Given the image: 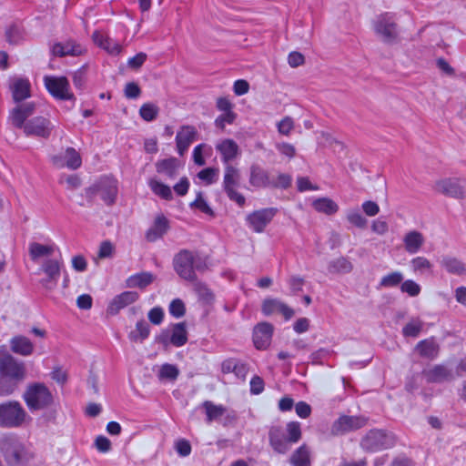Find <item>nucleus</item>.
I'll return each mask as SVG.
<instances>
[{
	"mask_svg": "<svg viewBox=\"0 0 466 466\" xmlns=\"http://www.w3.org/2000/svg\"><path fill=\"white\" fill-rule=\"evenodd\" d=\"M278 131L284 136H289L294 128V121L290 116H285L277 124Z\"/></svg>",
	"mask_w": 466,
	"mask_h": 466,
	"instance_id": "5fc2aeb1",
	"label": "nucleus"
},
{
	"mask_svg": "<svg viewBox=\"0 0 466 466\" xmlns=\"http://www.w3.org/2000/svg\"><path fill=\"white\" fill-rule=\"evenodd\" d=\"M261 310L266 316L280 314L286 319H290L293 315V310L291 309L282 301L275 299H266L262 302Z\"/></svg>",
	"mask_w": 466,
	"mask_h": 466,
	"instance_id": "2eb2a0df",
	"label": "nucleus"
},
{
	"mask_svg": "<svg viewBox=\"0 0 466 466\" xmlns=\"http://www.w3.org/2000/svg\"><path fill=\"white\" fill-rule=\"evenodd\" d=\"M270 445L275 451L279 453H286L290 449V441L283 438L280 434V431L277 428H273L269 433Z\"/></svg>",
	"mask_w": 466,
	"mask_h": 466,
	"instance_id": "473e14b6",
	"label": "nucleus"
},
{
	"mask_svg": "<svg viewBox=\"0 0 466 466\" xmlns=\"http://www.w3.org/2000/svg\"><path fill=\"white\" fill-rule=\"evenodd\" d=\"M347 220L360 228H364L368 223V220L357 209H350L347 212Z\"/></svg>",
	"mask_w": 466,
	"mask_h": 466,
	"instance_id": "09e8293b",
	"label": "nucleus"
},
{
	"mask_svg": "<svg viewBox=\"0 0 466 466\" xmlns=\"http://www.w3.org/2000/svg\"><path fill=\"white\" fill-rule=\"evenodd\" d=\"M274 215L275 211L273 209H262L250 214L248 221L252 229L259 233L272 220Z\"/></svg>",
	"mask_w": 466,
	"mask_h": 466,
	"instance_id": "6ab92c4d",
	"label": "nucleus"
},
{
	"mask_svg": "<svg viewBox=\"0 0 466 466\" xmlns=\"http://www.w3.org/2000/svg\"><path fill=\"white\" fill-rule=\"evenodd\" d=\"M433 188L436 192L454 198L466 197L465 183L460 178L445 177L434 182Z\"/></svg>",
	"mask_w": 466,
	"mask_h": 466,
	"instance_id": "39448f33",
	"label": "nucleus"
},
{
	"mask_svg": "<svg viewBox=\"0 0 466 466\" xmlns=\"http://www.w3.org/2000/svg\"><path fill=\"white\" fill-rule=\"evenodd\" d=\"M52 52L55 56H80L85 52V47L75 42H66L65 44L57 43L54 45Z\"/></svg>",
	"mask_w": 466,
	"mask_h": 466,
	"instance_id": "c756f323",
	"label": "nucleus"
},
{
	"mask_svg": "<svg viewBox=\"0 0 466 466\" xmlns=\"http://www.w3.org/2000/svg\"><path fill=\"white\" fill-rule=\"evenodd\" d=\"M187 341V332L184 323H177L171 329L170 342L176 347H181Z\"/></svg>",
	"mask_w": 466,
	"mask_h": 466,
	"instance_id": "e433bc0d",
	"label": "nucleus"
},
{
	"mask_svg": "<svg viewBox=\"0 0 466 466\" xmlns=\"http://www.w3.org/2000/svg\"><path fill=\"white\" fill-rule=\"evenodd\" d=\"M249 183L255 187H264L268 185V177L265 170L258 165H252L250 167Z\"/></svg>",
	"mask_w": 466,
	"mask_h": 466,
	"instance_id": "c9c22d12",
	"label": "nucleus"
},
{
	"mask_svg": "<svg viewBox=\"0 0 466 466\" xmlns=\"http://www.w3.org/2000/svg\"><path fill=\"white\" fill-rule=\"evenodd\" d=\"M31 420L26 410L18 401H5L0 404V426L17 428Z\"/></svg>",
	"mask_w": 466,
	"mask_h": 466,
	"instance_id": "20e7f679",
	"label": "nucleus"
},
{
	"mask_svg": "<svg viewBox=\"0 0 466 466\" xmlns=\"http://www.w3.org/2000/svg\"><path fill=\"white\" fill-rule=\"evenodd\" d=\"M93 40L96 45L102 47L110 54L116 55L119 54L122 50V46L118 43L110 39L102 32H95L93 34Z\"/></svg>",
	"mask_w": 466,
	"mask_h": 466,
	"instance_id": "2f4dec72",
	"label": "nucleus"
},
{
	"mask_svg": "<svg viewBox=\"0 0 466 466\" xmlns=\"http://www.w3.org/2000/svg\"><path fill=\"white\" fill-rule=\"evenodd\" d=\"M190 187V183L187 177H183L173 187L175 193L180 197L185 196Z\"/></svg>",
	"mask_w": 466,
	"mask_h": 466,
	"instance_id": "bf43d9fd",
	"label": "nucleus"
},
{
	"mask_svg": "<svg viewBox=\"0 0 466 466\" xmlns=\"http://www.w3.org/2000/svg\"><path fill=\"white\" fill-rule=\"evenodd\" d=\"M239 180L240 174L238 169L231 165H228L225 168L224 188L231 200L242 206L245 203V198L236 190Z\"/></svg>",
	"mask_w": 466,
	"mask_h": 466,
	"instance_id": "0eeeda50",
	"label": "nucleus"
},
{
	"mask_svg": "<svg viewBox=\"0 0 466 466\" xmlns=\"http://www.w3.org/2000/svg\"><path fill=\"white\" fill-rule=\"evenodd\" d=\"M425 376L429 381L441 382L453 378L451 370L444 366H435L425 371Z\"/></svg>",
	"mask_w": 466,
	"mask_h": 466,
	"instance_id": "f704fd0d",
	"label": "nucleus"
},
{
	"mask_svg": "<svg viewBox=\"0 0 466 466\" xmlns=\"http://www.w3.org/2000/svg\"><path fill=\"white\" fill-rule=\"evenodd\" d=\"M13 98L21 101L30 96L31 85L27 79L15 77L11 85Z\"/></svg>",
	"mask_w": 466,
	"mask_h": 466,
	"instance_id": "c85d7f7f",
	"label": "nucleus"
},
{
	"mask_svg": "<svg viewBox=\"0 0 466 466\" xmlns=\"http://www.w3.org/2000/svg\"><path fill=\"white\" fill-rule=\"evenodd\" d=\"M23 399L31 411L42 410L52 406L54 396L44 383L34 382L27 385Z\"/></svg>",
	"mask_w": 466,
	"mask_h": 466,
	"instance_id": "7ed1b4c3",
	"label": "nucleus"
},
{
	"mask_svg": "<svg viewBox=\"0 0 466 466\" xmlns=\"http://www.w3.org/2000/svg\"><path fill=\"white\" fill-rule=\"evenodd\" d=\"M175 268L177 274L185 279L194 278L193 255L188 251H182L175 258Z\"/></svg>",
	"mask_w": 466,
	"mask_h": 466,
	"instance_id": "4468645a",
	"label": "nucleus"
},
{
	"mask_svg": "<svg viewBox=\"0 0 466 466\" xmlns=\"http://www.w3.org/2000/svg\"><path fill=\"white\" fill-rule=\"evenodd\" d=\"M177 452L183 457H186L191 452V445L186 440H179L175 445Z\"/></svg>",
	"mask_w": 466,
	"mask_h": 466,
	"instance_id": "774afa93",
	"label": "nucleus"
},
{
	"mask_svg": "<svg viewBox=\"0 0 466 466\" xmlns=\"http://www.w3.org/2000/svg\"><path fill=\"white\" fill-rule=\"evenodd\" d=\"M441 266L450 274L457 276L466 275V264L452 256H443L440 260Z\"/></svg>",
	"mask_w": 466,
	"mask_h": 466,
	"instance_id": "393cba45",
	"label": "nucleus"
},
{
	"mask_svg": "<svg viewBox=\"0 0 466 466\" xmlns=\"http://www.w3.org/2000/svg\"><path fill=\"white\" fill-rule=\"evenodd\" d=\"M400 290L411 297H416L420 293V286L411 279L405 280L400 286Z\"/></svg>",
	"mask_w": 466,
	"mask_h": 466,
	"instance_id": "603ef678",
	"label": "nucleus"
},
{
	"mask_svg": "<svg viewBox=\"0 0 466 466\" xmlns=\"http://www.w3.org/2000/svg\"><path fill=\"white\" fill-rule=\"evenodd\" d=\"M141 94L140 87L134 82L127 83L125 86V96L127 98H137Z\"/></svg>",
	"mask_w": 466,
	"mask_h": 466,
	"instance_id": "0e129e2a",
	"label": "nucleus"
},
{
	"mask_svg": "<svg viewBox=\"0 0 466 466\" xmlns=\"http://www.w3.org/2000/svg\"><path fill=\"white\" fill-rule=\"evenodd\" d=\"M197 130L191 126H183L179 128L176 137L177 149L179 155H184L189 146L194 142Z\"/></svg>",
	"mask_w": 466,
	"mask_h": 466,
	"instance_id": "f3484780",
	"label": "nucleus"
},
{
	"mask_svg": "<svg viewBox=\"0 0 466 466\" xmlns=\"http://www.w3.org/2000/svg\"><path fill=\"white\" fill-rule=\"evenodd\" d=\"M425 243L423 234L418 230H410L403 237L405 250L410 254H415L420 250Z\"/></svg>",
	"mask_w": 466,
	"mask_h": 466,
	"instance_id": "4be33fe9",
	"label": "nucleus"
},
{
	"mask_svg": "<svg viewBox=\"0 0 466 466\" xmlns=\"http://www.w3.org/2000/svg\"><path fill=\"white\" fill-rule=\"evenodd\" d=\"M237 117V115L231 111V112H223L220 116L217 117L215 120L216 127H219L220 129H224L227 124H232Z\"/></svg>",
	"mask_w": 466,
	"mask_h": 466,
	"instance_id": "864d4df0",
	"label": "nucleus"
},
{
	"mask_svg": "<svg viewBox=\"0 0 466 466\" xmlns=\"http://www.w3.org/2000/svg\"><path fill=\"white\" fill-rule=\"evenodd\" d=\"M374 31L384 42H392L398 36L397 25L393 17L388 15L380 16L376 21Z\"/></svg>",
	"mask_w": 466,
	"mask_h": 466,
	"instance_id": "9d476101",
	"label": "nucleus"
},
{
	"mask_svg": "<svg viewBox=\"0 0 466 466\" xmlns=\"http://www.w3.org/2000/svg\"><path fill=\"white\" fill-rule=\"evenodd\" d=\"M113 252H114V246L110 242L105 241V242L101 243L97 256H98V258L103 259V258H110L113 255Z\"/></svg>",
	"mask_w": 466,
	"mask_h": 466,
	"instance_id": "69168bd1",
	"label": "nucleus"
},
{
	"mask_svg": "<svg viewBox=\"0 0 466 466\" xmlns=\"http://www.w3.org/2000/svg\"><path fill=\"white\" fill-rule=\"evenodd\" d=\"M351 269V262L345 258H339L329 265V271L332 273H349Z\"/></svg>",
	"mask_w": 466,
	"mask_h": 466,
	"instance_id": "c03bdc74",
	"label": "nucleus"
},
{
	"mask_svg": "<svg viewBox=\"0 0 466 466\" xmlns=\"http://www.w3.org/2000/svg\"><path fill=\"white\" fill-rule=\"evenodd\" d=\"M169 312L176 318H179L185 313L184 303L180 299H174L169 306Z\"/></svg>",
	"mask_w": 466,
	"mask_h": 466,
	"instance_id": "052dcab7",
	"label": "nucleus"
},
{
	"mask_svg": "<svg viewBox=\"0 0 466 466\" xmlns=\"http://www.w3.org/2000/svg\"><path fill=\"white\" fill-rule=\"evenodd\" d=\"M312 208L319 213L333 215L338 212L339 205L329 198H319L312 201Z\"/></svg>",
	"mask_w": 466,
	"mask_h": 466,
	"instance_id": "72a5a7b5",
	"label": "nucleus"
},
{
	"mask_svg": "<svg viewBox=\"0 0 466 466\" xmlns=\"http://www.w3.org/2000/svg\"><path fill=\"white\" fill-rule=\"evenodd\" d=\"M180 167L179 161L175 157L158 160L156 163V170L158 175L167 178H174Z\"/></svg>",
	"mask_w": 466,
	"mask_h": 466,
	"instance_id": "b1692460",
	"label": "nucleus"
},
{
	"mask_svg": "<svg viewBox=\"0 0 466 466\" xmlns=\"http://www.w3.org/2000/svg\"><path fill=\"white\" fill-rule=\"evenodd\" d=\"M52 163L58 168L67 167L69 169H77L82 165L80 154L73 147H67L66 150L54 155Z\"/></svg>",
	"mask_w": 466,
	"mask_h": 466,
	"instance_id": "9b49d317",
	"label": "nucleus"
},
{
	"mask_svg": "<svg viewBox=\"0 0 466 466\" xmlns=\"http://www.w3.org/2000/svg\"><path fill=\"white\" fill-rule=\"evenodd\" d=\"M179 375V370L176 365L166 363L158 370V378L162 380H175Z\"/></svg>",
	"mask_w": 466,
	"mask_h": 466,
	"instance_id": "37998d69",
	"label": "nucleus"
},
{
	"mask_svg": "<svg viewBox=\"0 0 466 466\" xmlns=\"http://www.w3.org/2000/svg\"><path fill=\"white\" fill-rule=\"evenodd\" d=\"M44 84L47 91L56 99L71 100L74 94L66 76H46Z\"/></svg>",
	"mask_w": 466,
	"mask_h": 466,
	"instance_id": "423d86ee",
	"label": "nucleus"
},
{
	"mask_svg": "<svg viewBox=\"0 0 466 466\" xmlns=\"http://www.w3.org/2000/svg\"><path fill=\"white\" fill-rule=\"evenodd\" d=\"M217 151L221 155V158L225 163L235 159L239 154L238 144L229 138H225L216 144Z\"/></svg>",
	"mask_w": 466,
	"mask_h": 466,
	"instance_id": "412c9836",
	"label": "nucleus"
},
{
	"mask_svg": "<svg viewBox=\"0 0 466 466\" xmlns=\"http://www.w3.org/2000/svg\"><path fill=\"white\" fill-rule=\"evenodd\" d=\"M138 297V294L135 291H125L116 296L107 307V313L110 315L117 314L122 309L136 302Z\"/></svg>",
	"mask_w": 466,
	"mask_h": 466,
	"instance_id": "a211bd4d",
	"label": "nucleus"
},
{
	"mask_svg": "<svg viewBox=\"0 0 466 466\" xmlns=\"http://www.w3.org/2000/svg\"><path fill=\"white\" fill-rule=\"evenodd\" d=\"M0 451L7 463L11 465L25 463L34 457L29 448L15 436L2 437Z\"/></svg>",
	"mask_w": 466,
	"mask_h": 466,
	"instance_id": "f03ea898",
	"label": "nucleus"
},
{
	"mask_svg": "<svg viewBox=\"0 0 466 466\" xmlns=\"http://www.w3.org/2000/svg\"><path fill=\"white\" fill-rule=\"evenodd\" d=\"M416 350L420 356L432 358L438 353V345L432 339H425L417 345Z\"/></svg>",
	"mask_w": 466,
	"mask_h": 466,
	"instance_id": "a19ab883",
	"label": "nucleus"
},
{
	"mask_svg": "<svg viewBox=\"0 0 466 466\" xmlns=\"http://www.w3.org/2000/svg\"><path fill=\"white\" fill-rule=\"evenodd\" d=\"M158 114V107L152 103H145L139 109L140 116L147 122L156 119Z\"/></svg>",
	"mask_w": 466,
	"mask_h": 466,
	"instance_id": "49530a36",
	"label": "nucleus"
},
{
	"mask_svg": "<svg viewBox=\"0 0 466 466\" xmlns=\"http://www.w3.org/2000/svg\"><path fill=\"white\" fill-rule=\"evenodd\" d=\"M25 366L8 353L0 352V394L9 395L16 388L18 381L25 378Z\"/></svg>",
	"mask_w": 466,
	"mask_h": 466,
	"instance_id": "f257e3e1",
	"label": "nucleus"
},
{
	"mask_svg": "<svg viewBox=\"0 0 466 466\" xmlns=\"http://www.w3.org/2000/svg\"><path fill=\"white\" fill-rule=\"evenodd\" d=\"M366 424V419L358 416H340L332 426L334 434H343L350 431L357 430Z\"/></svg>",
	"mask_w": 466,
	"mask_h": 466,
	"instance_id": "f8f14e48",
	"label": "nucleus"
},
{
	"mask_svg": "<svg viewBox=\"0 0 466 466\" xmlns=\"http://www.w3.org/2000/svg\"><path fill=\"white\" fill-rule=\"evenodd\" d=\"M403 279L402 273L399 271L390 272L385 275L380 280V286L384 288H392L399 285Z\"/></svg>",
	"mask_w": 466,
	"mask_h": 466,
	"instance_id": "8fccbe9b",
	"label": "nucleus"
},
{
	"mask_svg": "<svg viewBox=\"0 0 466 466\" xmlns=\"http://www.w3.org/2000/svg\"><path fill=\"white\" fill-rule=\"evenodd\" d=\"M410 267L414 273L424 275L432 271V263L425 257H416L410 260Z\"/></svg>",
	"mask_w": 466,
	"mask_h": 466,
	"instance_id": "ea45409f",
	"label": "nucleus"
},
{
	"mask_svg": "<svg viewBox=\"0 0 466 466\" xmlns=\"http://www.w3.org/2000/svg\"><path fill=\"white\" fill-rule=\"evenodd\" d=\"M35 111V106L32 103H26L18 106L16 108H15L10 116L11 121L13 125H15L17 127H21L25 120L31 116Z\"/></svg>",
	"mask_w": 466,
	"mask_h": 466,
	"instance_id": "7c9ffc66",
	"label": "nucleus"
},
{
	"mask_svg": "<svg viewBox=\"0 0 466 466\" xmlns=\"http://www.w3.org/2000/svg\"><path fill=\"white\" fill-rule=\"evenodd\" d=\"M422 321L419 319H410L403 328V335L406 337H417L422 329Z\"/></svg>",
	"mask_w": 466,
	"mask_h": 466,
	"instance_id": "de8ad7c7",
	"label": "nucleus"
},
{
	"mask_svg": "<svg viewBox=\"0 0 466 466\" xmlns=\"http://www.w3.org/2000/svg\"><path fill=\"white\" fill-rule=\"evenodd\" d=\"M169 227L168 220L163 215H158L155 218L152 226L149 228L146 234V238L148 241H156L162 238L167 231Z\"/></svg>",
	"mask_w": 466,
	"mask_h": 466,
	"instance_id": "5701e85b",
	"label": "nucleus"
},
{
	"mask_svg": "<svg viewBox=\"0 0 466 466\" xmlns=\"http://www.w3.org/2000/svg\"><path fill=\"white\" fill-rule=\"evenodd\" d=\"M361 208L363 212L369 217H374L380 212V207L374 201H365Z\"/></svg>",
	"mask_w": 466,
	"mask_h": 466,
	"instance_id": "e2e57ef3",
	"label": "nucleus"
},
{
	"mask_svg": "<svg viewBox=\"0 0 466 466\" xmlns=\"http://www.w3.org/2000/svg\"><path fill=\"white\" fill-rule=\"evenodd\" d=\"M394 443V437L382 431H371L362 440L361 445L369 451L391 447Z\"/></svg>",
	"mask_w": 466,
	"mask_h": 466,
	"instance_id": "1a4fd4ad",
	"label": "nucleus"
},
{
	"mask_svg": "<svg viewBox=\"0 0 466 466\" xmlns=\"http://www.w3.org/2000/svg\"><path fill=\"white\" fill-rule=\"evenodd\" d=\"M60 183L69 189L76 188L80 185V179L76 175H68L60 178Z\"/></svg>",
	"mask_w": 466,
	"mask_h": 466,
	"instance_id": "680f3d73",
	"label": "nucleus"
},
{
	"mask_svg": "<svg viewBox=\"0 0 466 466\" xmlns=\"http://www.w3.org/2000/svg\"><path fill=\"white\" fill-rule=\"evenodd\" d=\"M95 191L106 205H112L118 193L117 180L112 177H104L96 184Z\"/></svg>",
	"mask_w": 466,
	"mask_h": 466,
	"instance_id": "6e6552de",
	"label": "nucleus"
},
{
	"mask_svg": "<svg viewBox=\"0 0 466 466\" xmlns=\"http://www.w3.org/2000/svg\"><path fill=\"white\" fill-rule=\"evenodd\" d=\"M203 407L209 421L221 418L227 412V409L224 406L216 405L211 401L204 402Z\"/></svg>",
	"mask_w": 466,
	"mask_h": 466,
	"instance_id": "79ce46f5",
	"label": "nucleus"
},
{
	"mask_svg": "<svg viewBox=\"0 0 466 466\" xmlns=\"http://www.w3.org/2000/svg\"><path fill=\"white\" fill-rule=\"evenodd\" d=\"M156 279L155 275L150 272H139L128 277L126 280V285L127 288H137L140 289H146L147 286L152 284Z\"/></svg>",
	"mask_w": 466,
	"mask_h": 466,
	"instance_id": "cd10ccee",
	"label": "nucleus"
},
{
	"mask_svg": "<svg viewBox=\"0 0 466 466\" xmlns=\"http://www.w3.org/2000/svg\"><path fill=\"white\" fill-rule=\"evenodd\" d=\"M273 333V327L269 323L262 322L254 329L253 339L255 347L258 350H265L270 344Z\"/></svg>",
	"mask_w": 466,
	"mask_h": 466,
	"instance_id": "dca6fc26",
	"label": "nucleus"
},
{
	"mask_svg": "<svg viewBox=\"0 0 466 466\" xmlns=\"http://www.w3.org/2000/svg\"><path fill=\"white\" fill-rule=\"evenodd\" d=\"M61 263L56 259H48L42 265V270L46 278L42 280V285L46 289H53L60 276Z\"/></svg>",
	"mask_w": 466,
	"mask_h": 466,
	"instance_id": "ddd939ff",
	"label": "nucleus"
},
{
	"mask_svg": "<svg viewBox=\"0 0 466 466\" xmlns=\"http://www.w3.org/2000/svg\"><path fill=\"white\" fill-rule=\"evenodd\" d=\"M163 318L164 311L159 307H155L148 312V319L155 325L160 324L163 320Z\"/></svg>",
	"mask_w": 466,
	"mask_h": 466,
	"instance_id": "338daca9",
	"label": "nucleus"
},
{
	"mask_svg": "<svg viewBox=\"0 0 466 466\" xmlns=\"http://www.w3.org/2000/svg\"><path fill=\"white\" fill-rule=\"evenodd\" d=\"M147 185L153 194L157 197L167 201L173 199L172 188L162 182L157 177L149 178Z\"/></svg>",
	"mask_w": 466,
	"mask_h": 466,
	"instance_id": "bb28decb",
	"label": "nucleus"
},
{
	"mask_svg": "<svg viewBox=\"0 0 466 466\" xmlns=\"http://www.w3.org/2000/svg\"><path fill=\"white\" fill-rule=\"evenodd\" d=\"M371 230L377 235L383 236L389 231V224L380 218L375 219L371 223Z\"/></svg>",
	"mask_w": 466,
	"mask_h": 466,
	"instance_id": "13d9d810",
	"label": "nucleus"
},
{
	"mask_svg": "<svg viewBox=\"0 0 466 466\" xmlns=\"http://www.w3.org/2000/svg\"><path fill=\"white\" fill-rule=\"evenodd\" d=\"M10 348L13 352L21 356L33 354L35 346L33 342L25 336H15L10 340Z\"/></svg>",
	"mask_w": 466,
	"mask_h": 466,
	"instance_id": "a878e982",
	"label": "nucleus"
},
{
	"mask_svg": "<svg viewBox=\"0 0 466 466\" xmlns=\"http://www.w3.org/2000/svg\"><path fill=\"white\" fill-rule=\"evenodd\" d=\"M24 129L26 135L47 137L51 131V125L45 117H35L27 122Z\"/></svg>",
	"mask_w": 466,
	"mask_h": 466,
	"instance_id": "aec40b11",
	"label": "nucleus"
},
{
	"mask_svg": "<svg viewBox=\"0 0 466 466\" xmlns=\"http://www.w3.org/2000/svg\"><path fill=\"white\" fill-rule=\"evenodd\" d=\"M191 208H198L201 212L213 216V210L208 205L206 200L203 198L202 195L200 193L198 194L196 199L190 204Z\"/></svg>",
	"mask_w": 466,
	"mask_h": 466,
	"instance_id": "6e6d98bb",
	"label": "nucleus"
},
{
	"mask_svg": "<svg viewBox=\"0 0 466 466\" xmlns=\"http://www.w3.org/2000/svg\"><path fill=\"white\" fill-rule=\"evenodd\" d=\"M288 440L291 443L298 442L301 437L300 425L298 422H289L287 425Z\"/></svg>",
	"mask_w": 466,
	"mask_h": 466,
	"instance_id": "3c124183",
	"label": "nucleus"
},
{
	"mask_svg": "<svg viewBox=\"0 0 466 466\" xmlns=\"http://www.w3.org/2000/svg\"><path fill=\"white\" fill-rule=\"evenodd\" d=\"M290 463L293 466H309L310 454L306 445L300 446L290 457Z\"/></svg>",
	"mask_w": 466,
	"mask_h": 466,
	"instance_id": "58836bf2",
	"label": "nucleus"
},
{
	"mask_svg": "<svg viewBox=\"0 0 466 466\" xmlns=\"http://www.w3.org/2000/svg\"><path fill=\"white\" fill-rule=\"evenodd\" d=\"M218 176V169L213 167H208L201 170L198 177L199 179L206 181L207 184L213 183Z\"/></svg>",
	"mask_w": 466,
	"mask_h": 466,
	"instance_id": "4d7b16f0",
	"label": "nucleus"
},
{
	"mask_svg": "<svg viewBox=\"0 0 466 466\" xmlns=\"http://www.w3.org/2000/svg\"><path fill=\"white\" fill-rule=\"evenodd\" d=\"M149 332L148 324L145 320H139L134 329L130 331L128 338L133 342H142L148 337Z\"/></svg>",
	"mask_w": 466,
	"mask_h": 466,
	"instance_id": "4c0bfd02",
	"label": "nucleus"
},
{
	"mask_svg": "<svg viewBox=\"0 0 466 466\" xmlns=\"http://www.w3.org/2000/svg\"><path fill=\"white\" fill-rule=\"evenodd\" d=\"M53 251L54 248L52 246L42 245L39 243H33L29 248V252L33 259L49 256L53 253Z\"/></svg>",
	"mask_w": 466,
	"mask_h": 466,
	"instance_id": "a18cd8bd",
	"label": "nucleus"
}]
</instances>
